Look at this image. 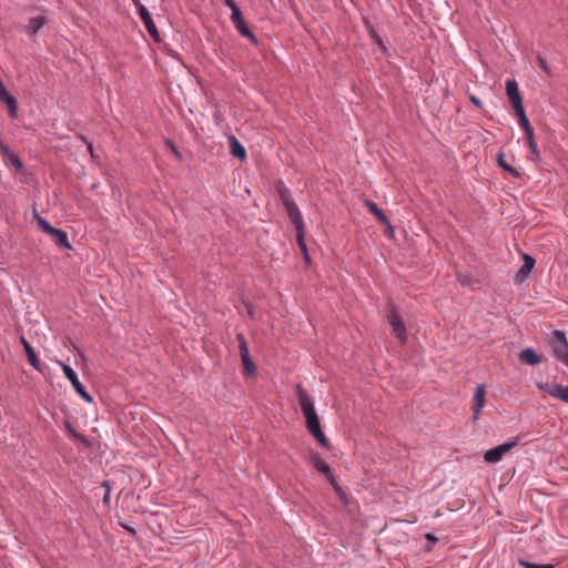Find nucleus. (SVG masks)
I'll return each instance as SVG.
<instances>
[{
	"mask_svg": "<svg viewBox=\"0 0 568 568\" xmlns=\"http://www.w3.org/2000/svg\"><path fill=\"white\" fill-rule=\"evenodd\" d=\"M297 396L301 410L306 419L307 430L321 445L327 446L328 442L322 432L313 400L310 398L307 392L301 386L297 387Z\"/></svg>",
	"mask_w": 568,
	"mask_h": 568,
	"instance_id": "nucleus-1",
	"label": "nucleus"
},
{
	"mask_svg": "<svg viewBox=\"0 0 568 568\" xmlns=\"http://www.w3.org/2000/svg\"><path fill=\"white\" fill-rule=\"evenodd\" d=\"M549 344L555 358L568 367V341L565 332L554 331Z\"/></svg>",
	"mask_w": 568,
	"mask_h": 568,
	"instance_id": "nucleus-2",
	"label": "nucleus"
},
{
	"mask_svg": "<svg viewBox=\"0 0 568 568\" xmlns=\"http://www.w3.org/2000/svg\"><path fill=\"white\" fill-rule=\"evenodd\" d=\"M387 322L392 326L393 333L395 336L402 342H406L407 339V331L405 327V323L398 313L395 305H389L388 313H387Z\"/></svg>",
	"mask_w": 568,
	"mask_h": 568,
	"instance_id": "nucleus-3",
	"label": "nucleus"
},
{
	"mask_svg": "<svg viewBox=\"0 0 568 568\" xmlns=\"http://www.w3.org/2000/svg\"><path fill=\"white\" fill-rule=\"evenodd\" d=\"M59 365L61 366L62 368V372L64 374V376L69 379V382L71 383V385L73 386L74 390L88 403H91L93 399L91 397V395L87 392L85 387L82 385V383L80 382L79 377H78V374L75 373V371L62 363V362H59Z\"/></svg>",
	"mask_w": 568,
	"mask_h": 568,
	"instance_id": "nucleus-4",
	"label": "nucleus"
},
{
	"mask_svg": "<svg viewBox=\"0 0 568 568\" xmlns=\"http://www.w3.org/2000/svg\"><path fill=\"white\" fill-rule=\"evenodd\" d=\"M133 1L138 9V14L141 18V20L143 21L149 34L152 37L154 42H158V43L161 42L160 32L151 17L150 12L148 11V9L139 0H133Z\"/></svg>",
	"mask_w": 568,
	"mask_h": 568,
	"instance_id": "nucleus-5",
	"label": "nucleus"
},
{
	"mask_svg": "<svg viewBox=\"0 0 568 568\" xmlns=\"http://www.w3.org/2000/svg\"><path fill=\"white\" fill-rule=\"evenodd\" d=\"M519 439L514 438L509 442L500 444L494 448L488 449L485 455V462L489 464H496L500 462L506 453H508L511 448H514L518 444Z\"/></svg>",
	"mask_w": 568,
	"mask_h": 568,
	"instance_id": "nucleus-6",
	"label": "nucleus"
},
{
	"mask_svg": "<svg viewBox=\"0 0 568 568\" xmlns=\"http://www.w3.org/2000/svg\"><path fill=\"white\" fill-rule=\"evenodd\" d=\"M286 213L296 231L304 229V221L297 204L292 199H285Z\"/></svg>",
	"mask_w": 568,
	"mask_h": 568,
	"instance_id": "nucleus-7",
	"label": "nucleus"
},
{
	"mask_svg": "<svg viewBox=\"0 0 568 568\" xmlns=\"http://www.w3.org/2000/svg\"><path fill=\"white\" fill-rule=\"evenodd\" d=\"M313 466L317 471L325 475V477L332 484V486L334 487V489L336 491L342 490L341 487L338 486V484L336 483L335 477H334L333 473L331 471L328 464L325 460H323L318 456H314L313 457Z\"/></svg>",
	"mask_w": 568,
	"mask_h": 568,
	"instance_id": "nucleus-8",
	"label": "nucleus"
},
{
	"mask_svg": "<svg viewBox=\"0 0 568 568\" xmlns=\"http://www.w3.org/2000/svg\"><path fill=\"white\" fill-rule=\"evenodd\" d=\"M506 93L509 98L513 109L524 106L523 99H521L519 88H518V83L516 82V80L508 79L506 81Z\"/></svg>",
	"mask_w": 568,
	"mask_h": 568,
	"instance_id": "nucleus-9",
	"label": "nucleus"
},
{
	"mask_svg": "<svg viewBox=\"0 0 568 568\" xmlns=\"http://www.w3.org/2000/svg\"><path fill=\"white\" fill-rule=\"evenodd\" d=\"M485 395H486L485 385H483V384L477 385L475 394H474V398H473V400H474L473 419L474 420L478 419V416L485 406Z\"/></svg>",
	"mask_w": 568,
	"mask_h": 568,
	"instance_id": "nucleus-10",
	"label": "nucleus"
},
{
	"mask_svg": "<svg viewBox=\"0 0 568 568\" xmlns=\"http://www.w3.org/2000/svg\"><path fill=\"white\" fill-rule=\"evenodd\" d=\"M0 100L7 105L11 118L18 116V102L17 99L10 94L3 83H0Z\"/></svg>",
	"mask_w": 568,
	"mask_h": 568,
	"instance_id": "nucleus-11",
	"label": "nucleus"
},
{
	"mask_svg": "<svg viewBox=\"0 0 568 568\" xmlns=\"http://www.w3.org/2000/svg\"><path fill=\"white\" fill-rule=\"evenodd\" d=\"M230 152L234 158L244 161L246 159V150L243 144L239 141V139L234 135L227 136Z\"/></svg>",
	"mask_w": 568,
	"mask_h": 568,
	"instance_id": "nucleus-12",
	"label": "nucleus"
},
{
	"mask_svg": "<svg viewBox=\"0 0 568 568\" xmlns=\"http://www.w3.org/2000/svg\"><path fill=\"white\" fill-rule=\"evenodd\" d=\"M518 358L521 363L530 365V366H536L541 363L540 356L531 347H527V348L523 349L519 353Z\"/></svg>",
	"mask_w": 568,
	"mask_h": 568,
	"instance_id": "nucleus-13",
	"label": "nucleus"
},
{
	"mask_svg": "<svg viewBox=\"0 0 568 568\" xmlns=\"http://www.w3.org/2000/svg\"><path fill=\"white\" fill-rule=\"evenodd\" d=\"M21 341V344L23 345V348L26 351V354L28 356V362L29 364L37 371H41V365H40V361L33 349V347L31 346V344L26 339L24 336H21L20 338Z\"/></svg>",
	"mask_w": 568,
	"mask_h": 568,
	"instance_id": "nucleus-14",
	"label": "nucleus"
},
{
	"mask_svg": "<svg viewBox=\"0 0 568 568\" xmlns=\"http://www.w3.org/2000/svg\"><path fill=\"white\" fill-rule=\"evenodd\" d=\"M535 266V258L528 254L524 255V264L520 266L516 278L518 282H523L527 275L531 272Z\"/></svg>",
	"mask_w": 568,
	"mask_h": 568,
	"instance_id": "nucleus-15",
	"label": "nucleus"
},
{
	"mask_svg": "<svg viewBox=\"0 0 568 568\" xmlns=\"http://www.w3.org/2000/svg\"><path fill=\"white\" fill-rule=\"evenodd\" d=\"M368 211L382 223L385 225H389V220L382 209L373 201H366L365 203Z\"/></svg>",
	"mask_w": 568,
	"mask_h": 568,
	"instance_id": "nucleus-16",
	"label": "nucleus"
},
{
	"mask_svg": "<svg viewBox=\"0 0 568 568\" xmlns=\"http://www.w3.org/2000/svg\"><path fill=\"white\" fill-rule=\"evenodd\" d=\"M514 111H515V114L518 116L519 125L525 131V133L532 131L534 128L531 126V124L526 115L525 108L520 106V108L514 109Z\"/></svg>",
	"mask_w": 568,
	"mask_h": 568,
	"instance_id": "nucleus-17",
	"label": "nucleus"
},
{
	"mask_svg": "<svg viewBox=\"0 0 568 568\" xmlns=\"http://www.w3.org/2000/svg\"><path fill=\"white\" fill-rule=\"evenodd\" d=\"M53 242L65 250H72V245L69 242L68 234L65 231L59 229L55 235L52 237Z\"/></svg>",
	"mask_w": 568,
	"mask_h": 568,
	"instance_id": "nucleus-18",
	"label": "nucleus"
},
{
	"mask_svg": "<svg viewBox=\"0 0 568 568\" xmlns=\"http://www.w3.org/2000/svg\"><path fill=\"white\" fill-rule=\"evenodd\" d=\"M296 241H297L300 250L303 253L305 262L310 263L311 262V257L308 255L307 245H306L305 240H304V229H301V231H296Z\"/></svg>",
	"mask_w": 568,
	"mask_h": 568,
	"instance_id": "nucleus-19",
	"label": "nucleus"
},
{
	"mask_svg": "<svg viewBox=\"0 0 568 568\" xmlns=\"http://www.w3.org/2000/svg\"><path fill=\"white\" fill-rule=\"evenodd\" d=\"M551 397L560 399L561 402L568 404V385L562 386L558 384V386L552 387Z\"/></svg>",
	"mask_w": 568,
	"mask_h": 568,
	"instance_id": "nucleus-20",
	"label": "nucleus"
},
{
	"mask_svg": "<svg viewBox=\"0 0 568 568\" xmlns=\"http://www.w3.org/2000/svg\"><path fill=\"white\" fill-rule=\"evenodd\" d=\"M497 162H498V165H499L503 170H505V171H507V172L511 173V174H513V176H515V178H517V179H518V178H520V173H519L515 168H513L511 165H509V164L505 161V155H504V153H503V152L498 153V155H497Z\"/></svg>",
	"mask_w": 568,
	"mask_h": 568,
	"instance_id": "nucleus-21",
	"label": "nucleus"
},
{
	"mask_svg": "<svg viewBox=\"0 0 568 568\" xmlns=\"http://www.w3.org/2000/svg\"><path fill=\"white\" fill-rule=\"evenodd\" d=\"M235 29L240 32L241 36L250 39L254 44L257 43V39L255 38V36L251 32V30L248 29L247 24L245 23V21L243 22H240V23H236L235 26Z\"/></svg>",
	"mask_w": 568,
	"mask_h": 568,
	"instance_id": "nucleus-22",
	"label": "nucleus"
},
{
	"mask_svg": "<svg viewBox=\"0 0 568 568\" xmlns=\"http://www.w3.org/2000/svg\"><path fill=\"white\" fill-rule=\"evenodd\" d=\"M47 23V19L43 16H37L32 17L29 20V28L32 30V32H38L40 29H42Z\"/></svg>",
	"mask_w": 568,
	"mask_h": 568,
	"instance_id": "nucleus-23",
	"label": "nucleus"
},
{
	"mask_svg": "<svg viewBox=\"0 0 568 568\" xmlns=\"http://www.w3.org/2000/svg\"><path fill=\"white\" fill-rule=\"evenodd\" d=\"M236 339L239 342V349H240L241 358L248 357L250 356L248 345H247V342H246L245 337L243 336V334H237Z\"/></svg>",
	"mask_w": 568,
	"mask_h": 568,
	"instance_id": "nucleus-24",
	"label": "nucleus"
},
{
	"mask_svg": "<svg viewBox=\"0 0 568 568\" xmlns=\"http://www.w3.org/2000/svg\"><path fill=\"white\" fill-rule=\"evenodd\" d=\"M241 359H242V364H243V367H244V373L247 374V375L254 374L255 371H256V367H255V364L253 363L251 356L243 357Z\"/></svg>",
	"mask_w": 568,
	"mask_h": 568,
	"instance_id": "nucleus-25",
	"label": "nucleus"
},
{
	"mask_svg": "<svg viewBox=\"0 0 568 568\" xmlns=\"http://www.w3.org/2000/svg\"><path fill=\"white\" fill-rule=\"evenodd\" d=\"M519 565L524 568H554L551 564H535L520 559Z\"/></svg>",
	"mask_w": 568,
	"mask_h": 568,
	"instance_id": "nucleus-26",
	"label": "nucleus"
},
{
	"mask_svg": "<svg viewBox=\"0 0 568 568\" xmlns=\"http://www.w3.org/2000/svg\"><path fill=\"white\" fill-rule=\"evenodd\" d=\"M231 11H232L231 20L234 23V26L236 23H240V22L244 21L242 12H241V9L239 7H235V8L231 9Z\"/></svg>",
	"mask_w": 568,
	"mask_h": 568,
	"instance_id": "nucleus-27",
	"label": "nucleus"
},
{
	"mask_svg": "<svg viewBox=\"0 0 568 568\" xmlns=\"http://www.w3.org/2000/svg\"><path fill=\"white\" fill-rule=\"evenodd\" d=\"M525 134H526V138H527V145H528L529 150L530 151H536L537 143L535 141L534 130L529 131V132H526Z\"/></svg>",
	"mask_w": 568,
	"mask_h": 568,
	"instance_id": "nucleus-28",
	"label": "nucleus"
},
{
	"mask_svg": "<svg viewBox=\"0 0 568 568\" xmlns=\"http://www.w3.org/2000/svg\"><path fill=\"white\" fill-rule=\"evenodd\" d=\"M556 386H558V384H556V383H554V384H548V383H537V387H538L540 390L546 392L549 396H551L552 387H556Z\"/></svg>",
	"mask_w": 568,
	"mask_h": 568,
	"instance_id": "nucleus-29",
	"label": "nucleus"
},
{
	"mask_svg": "<svg viewBox=\"0 0 568 568\" xmlns=\"http://www.w3.org/2000/svg\"><path fill=\"white\" fill-rule=\"evenodd\" d=\"M102 487H104V488H105V494H104V496H103V503H108V501H109V499H110L111 490H112V484H111V481H109V480H104V481L102 483Z\"/></svg>",
	"mask_w": 568,
	"mask_h": 568,
	"instance_id": "nucleus-30",
	"label": "nucleus"
},
{
	"mask_svg": "<svg viewBox=\"0 0 568 568\" xmlns=\"http://www.w3.org/2000/svg\"><path fill=\"white\" fill-rule=\"evenodd\" d=\"M34 216L43 232H45L47 229L51 226V224L45 219L41 217L38 213H34Z\"/></svg>",
	"mask_w": 568,
	"mask_h": 568,
	"instance_id": "nucleus-31",
	"label": "nucleus"
},
{
	"mask_svg": "<svg viewBox=\"0 0 568 568\" xmlns=\"http://www.w3.org/2000/svg\"><path fill=\"white\" fill-rule=\"evenodd\" d=\"M536 61L541 70H544L547 74H550V68L544 58L537 57Z\"/></svg>",
	"mask_w": 568,
	"mask_h": 568,
	"instance_id": "nucleus-32",
	"label": "nucleus"
},
{
	"mask_svg": "<svg viewBox=\"0 0 568 568\" xmlns=\"http://www.w3.org/2000/svg\"><path fill=\"white\" fill-rule=\"evenodd\" d=\"M10 154V161H11V164L17 169V170H22L23 169V164L21 162V160L19 159L18 155H14V154Z\"/></svg>",
	"mask_w": 568,
	"mask_h": 568,
	"instance_id": "nucleus-33",
	"label": "nucleus"
},
{
	"mask_svg": "<svg viewBox=\"0 0 568 568\" xmlns=\"http://www.w3.org/2000/svg\"><path fill=\"white\" fill-rule=\"evenodd\" d=\"M166 143H168V145L171 148V150H172V152L174 153V155H175L179 160H181V159H182V155H181V153L179 152V150L176 149V146L172 143V141H171V140H168V141H166Z\"/></svg>",
	"mask_w": 568,
	"mask_h": 568,
	"instance_id": "nucleus-34",
	"label": "nucleus"
},
{
	"mask_svg": "<svg viewBox=\"0 0 568 568\" xmlns=\"http://www.w3.org/2000/svg\"><path fill=\"white\" fill-rule=\"evenodd\" d=\"M67 427H68V429L70 430V433L72 434V436H73V437H75V438H78V439H80V440H82V442H85L84 436L79 435V434H78V433H77V432L71 427L70 423H67Z\"/></svg>",
	"mask_w": 568,
	"mask_h": 568,
	"instance_id": "nucleus-35",
	"label": "nucleus"
},
{
	"mask_svg": "<svg viewBox=\"0 0 568 568\" xmlns=\"http://www.w3.org/2000/svg\"><path fill=\"white\" fill-rule=\"evenodd\" d=\"M531 153H532L531 161H534L535 163H539L541 160V156H540V151H539L538 146H536V151H531Z\"/></svg>",
	"mask_w": 568,
	"mask_h": 568,
	"instance_id": "nucleus-36",
	"label": "nucleus"
},
{
	"mask_svg": "<svg viewBox=\"0 0 568 568\" xmlns=\"http://www.w3.org/2000/svg\"><path fill=\"white\" fill-rule=\"evenodd\" d=\"M280 194H281V199L284 204H285V199H291L290 192L286 189L281 190Z\"/></svg>",
	"mask_w": 568,
	"mask_h": 568,
	"instance_id": "nucleus-37",
	"label": "nucleus"
},
{
	"mask_svg": "<svg viewBox=\"0 0 568 568\" xmlns=\"http://www.w3.org/2000/svg\"><path fill=\"white\" fill-rule=\"evenodd\" d=\"M59 229H55L53 227L52 225L50 227L47 229L45 233H48L49 235H51L53 237V235H55V233L58 232Z\"/></svg>",
	"mask_w": 568,
	"mask_h": 568,
	"instance_id": "nucleus-38",
	"label": "nucleus"
},
{
	"mask_svg": "<svg viewBox=\"0 0 568 568\" xmlns=\"http://www.w3.org/2000/svg\"><path fill=\"white\" fill-rule=\"evenodd\" d=\"M224 2L230 9L239 7L234 0H224Z\"/></svg>",
	"mask_w": 568,
	"mask_h": 568,
	"instance_id": "nucleus-39",
	"label": "nucleus"
},
{
	"mask_svg": "<svg viewBox=\"0 0 568 568\" xmlns=\"http://www.w3.org/2000/svg\"><path fill=\"white\" fill-rule=\"evenodd\" d=\"M85 143H87V146H88V151L93 156V144L91 142H89V141H85Z\"/></svg>",
	"mask_w": 568,
	"mask_h": 568,
	"instance_id": "nucleus-40",
	"label": "nucleus"
},
{
	"mask_svg": "<svg viewBox=\"0 0 568 568\" xmlns=\"http://www.w3.org/2000/svg\"><path fill=\"white\" fill-rule=\"evenodd\" d=\"M470 101H471L474 104H476V105H480V100H479L478 98H476V97H471V98H470Z\"/></svg>",
	"mask_w": 568,
	"mask_h": 568,
	"instance_id": "nucleus-41",
	"label": "nucleus"
},
{
	"mask_svg": "<svg viewBox=\"0 0 568 568\" xmlns=\"http://www.w3.org/2000/svg\"><path fill=\"white\" fill-rule=\"evenodd\" d=\"M427 538H428V539H434V540L436 539V538H435L433 535H430V534H428V535H427Z\"/></svg>",
	"mask_w": 568,
	"mask_h": 568,
	"instance_id": "nucleus-42",
	"label": "nucleus"
},
{
	"mask_svg": "<svg viewBox=\"0 0 568 568\" xmlns=\"http://www.w3.org/2000/svg\"><path fill=\"white\" fill-rule=\"evenodd\" d=\"M375 41H376L377 43H379V44L382 43V42H381V39H379L378 37H375Z\"/></svg>",
	"mask_w": 568,
	"mask_h": 568,
	"instance_id": "nucleus-43",
	"label": "nucleus"
}]
</instances>
